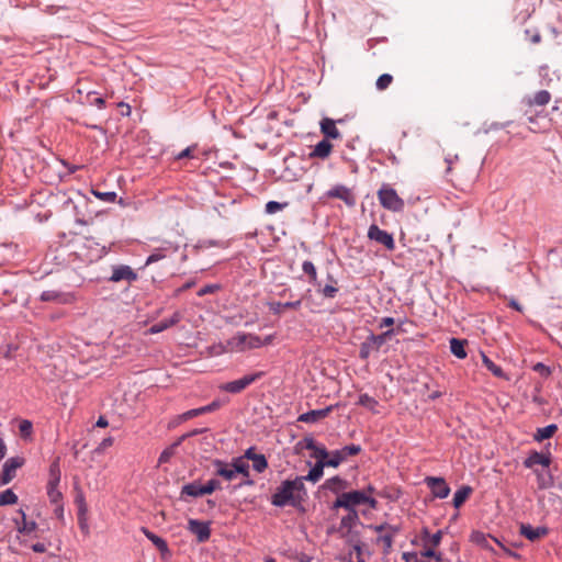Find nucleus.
Instances as JSON below:
<instances>
[{"instance_id": "nucleus-1", "label": "nucleus", "mask_w": 562, "mask_h": 562, "mask_svg": "<svg viewBox=\"0 0 562 562\" xmlns=\"http://www.w3.org/2000/svg\"><path fill=\"white\" fill-rule=\"evenodd\" d=\"M307 491L302 479L284 480L271 495L270 502L276 507L292 506L297 508L305 501Z\"/></svg>"}, {"instance_id": "nucleus-2", "label": "nucleus", "mask_w": 562, "mask_h": 562, "mask_svg": "<svg viewBox=\"0 0 562 562\" xmlns=\"http://www.w3.org/2000/svg\"><path fill=\"white\" fill-rule=\"evenodd\" d=\"M378 200L381 206L387 211L400 213L404 211L405 202L397 194L396 190L389 183H383L378 190Z\"/></svg>"}, {"instance_id": "nucleus-3", "label": "nucleus", "mask_w": 562, "mask_h": 562, "mask_svg": "<svg viewBox=\"0 0 562 562\" xmlns=\"http://www.w3.org/2000/svg\"><path fill=\"white\" fill-rule=\"evenodd\" d=\"M341 494L346 503V510H356L355 507L362 504H367L372 509L376 508L378 502L367 495L364 491H351Z\"/></svg>"}, {"instance_id": "nucleus-4", "label": "nucleus", "mask_w": 562, "mask_h": 562, "mask_svg": "<svg viewBox=\"0 0 562 562\" xmlns=\"http://www.w3.org/2000/svg\"><path fill=\"white\" fill-rule=\"evenodd\" d=\"M265 375V372L257 371L251 374H246L243 378L238 380H234L227 383H224L221 385V390L225 391L227 393L237 394L244 391L246 387H248L250 384L256 382L257 380L261 379Z\"/></svg>"}, {"instance_id": "nucleus-5", "label": "nucleus", "mask_w": 562, "mask_h": 562, "mask_svg": "<svg viewBox=\"0 0 562 562\" xmlns=\"http://www.w3.org/2000/svg\"><path fill=\"white\" fill-rule=\"evenodd\" d=\"M180 246L178 243L171 240H162L161 244L154 248L151 254L147 257L145 261V266H149L159 260H162L169 257L172 254H176L179 250Z\"/></svg>"}, {"instance_id": "nucleus-6", "label": "nucleus", "mask_w": 562, "mask_h": 562, "mask_svg": "<svg viewBox=\"0 0 562 562\" xmlns=\"http://www.w3.org/2000/svg\"><path fill=\"white\" fill-rule=\"evenodd\" d=\"M362 450L360 445H347L341 449H337L330 452V458L327 461L328 467L338 468L344 461L350 456H356Z\"/></svg>"}, {"instance_id": "nucleus-7", "label": "nucleus", "mask_w": 562, "mask_h": 562, "mask_svg": "<svg viewBox=\"0 0 562 562\" xmlns=\"http://www.w3.org/2000/svg\"><path fill=\"white\" fill-rule=\"evenodd\" d=\"M368 238L383 245L387 250L395 249V240L391 233L381 229L376 224H371L368 229Z\"/></svg>"}, {"instance_id": "nucleus-8", "label": "nucleus", "mask_w": 562, "mask_h": 562, "mask_svg": "<svg viewBox=\"0 0 562 562\" xmlns=\"http://www.w3.org/2000/svg\"><path fill=\"white\" fill-rule=\"evenodd\" d=\"M24 464V459L21 457H11L2 465L0 473V487L9 484L16 474V470Z\"/></svg>"}, {"instance_id": "nucleus-9", "label": "nucleus", "mask_w": 562, "mask_h": 562, "mask_svg": "<svg viewBox=\"0 0 562 562\" xmlns=\"http://www.w3.org/2000/svg\"><path fill=\"white\" fill-rule=\"evenodd\" d=\"M325 196L329 199H339L344 201L348 207H353L357 204V198L355 193L351 191V189L344 184H336L331 187L326 191Z\"/></svg>"}, {"instance_id": "nucleus-10", "label": "nucleus", "mask_w": 562, "mask_h": 562, "mask_svg": "<svg viewBox=\"0 0 562 562\" xmlns=\"http://www.w3.org/2000/svg\"><path fill=\"white\" fill-rule=\"evenodd\" d=\"M425 483L437 498H446L450 493V487L443 477L426 476Z\"/></svg>"}, {"instance_id": "nucleus-11", "label": "nucleus", "mask_w": 562, "mask_h": 562, "mask_svg": "<svg viewBox=\"0 0 562 562\" xmlns=\"http://www.w3.org/2000/svg\"><path fill=\"white\" fill-rule=\"evenodd\" d=\"M137 280V273L127 265H117L112 267V274L109 278L111 282L126 281L132 283Z\"/></svg>"}, {"instance_id": "nucleus-12", "label": "nucleus", "mask_w": 562, "mask_h": 562, "mask_svg": "<svg viewBox=\"0 0 562 562\" xmlns=\"http://www.w3.org/2000/svg\"><path fill=\"white\" fill-rule=\"evenodd\" d=\"M188 530L195 535L196 540L200 543L206 542L211 537L210 524L205 521L190 519L188 521Z\"/></svg>"}, {"instance_id": "nucleus-13", "label": "nucleus", "mask_w": 562, "mask_h": 562, "mask_svg": "<svg viewBox=\"0 0 562 562\" xmlns=\"http://www.w3.org/2000/svg\"><path fill=\"white\" fill-rule=\"evenodd\" d=\"M15 529L19 533L30 536L37 529V524L34 520H27L26 514L22 508L18 510V516L12 518Z\"/></svg>"}, {"instance_id": "nucleus-14", "label": "nucleus", "mask_w": 562, "mask_h": 562, "mask_svg": "<svg viewBox=\"0 0 562 562\" xmlns=\"http://www.w3.org/2000/svg\"><path fill=\"white\" fill-rule=\"evenodd\" d=\"M526 469H535L536 465H541L543 469H548L551 464L550 453H542L536 450L529 452L528 457L522 462Z\"/></svg>"}, {"instance_id": "nucleus-15", "label": "nucleus", "mask_w": 562, "mask_h": 562, "mask_svg": "<svg viewBox=\"0 0 562 562\" xmlns=\"http://www.w3.org/2000/svg\"><path fill=\"white\" fill-rule=\"evenodd\" d=\"M336 406L337 405H329L325 408L308 411L306 413L301 414L297 417V420L306 424H315L321 419L326 418Z\"/></svg>"}, {"instance_id": "nucleus-16", "label": "nucleus", "mask_w": 562, "mask_h": 562, "mask_svg": "<svg viewBox=\"0 0 562 562\" xmlns=\"http://www.w3.org/2000/svg\"><path fill=\"white\" fill-rule=\"evenodd\" d=\"M519 532L529 541H537L549 533V528L546 526L535 528L530 524H520Z\"/></svg>"}, {"instance_id": "nucleus-17", "label": "nucleus", "mask_w": 562, "mask_h": 562, "mask_svg": "<svg viewBox=\"0 0 562 562\" xmlns=\"http://www.w3.org/2000/svg\"><path fill=\"white\" fill-rule=\"evenodd\" d=\"M221 407V402L215 400L205 406L189 409L179 415V420H189L203 414L212 413Z\"/></svg>"}, {"instance_id": "nucleus-18", "label": "nucleus", "mask_w": 562, "mask_h": 562, "mask_svg": "<svg viewBox=\"0 0 562 562\" xmlns=\"http://www.w3.org/2000/svg\"><path fill=\"white\" fill-rule=\"evenodd\" d=\"M40 300L42 302L68 304L71 302V295L57 290H46L41 293Z\"/></svg>"}, {"instance_id": "nucleus-19", "label": "nucleus", "mask_w": 562, "mask_h": 562, "mask_svg": "<svg viewBox=\"0 0 562 562\" xmlns=\"http://www.w3.org/2000/svg\"><path fill=\"white\" fill-rule=\"evenodd\" d=\"M328 467V463L326 460H323V461H316V463L314 464V467H312V469L308 471V473L304 476H296L297 479H302V483H304L305 481H310L312 483H316L318 482L323 474H324V469Z\"/></svg>"}, {"instance_id": "nucleus-20", "label": "nucleus", "mask_w": 562, "mask_h": 562, "mask_svg": "<svg viewBox=\"0 0 562 562\" xmlns=\"http://www.w3.org/2000/svg\"><path fill=\"white\" fill-rule=\"evenodd\" d=\"M203 495H205L203 486L200 484L199 481H193L191 483L184 484L181 487L180 499L187 501V497H200Z\"/></svg>"}, {"instance_id": "nucleus-21", "label": "nucleus", "mask_w": 562, "mask_h": 562, "mask_svg": "<svg viewBox=\"0 0 562 562\" xmlns=\"http://www.w3.org/2000/svg\"><path fill=\"white\" fill-rule=\"evenodd\" d=\"M212 464L215 468V474L224 477L227 481H232L236 477V474L234 472V468L232 467V463L228 464L227 462L215 459L212 461Z\"/></svg>"}, {"instance_id": "nucleus-22", "label": "nucleus", "mask_w": 562, "mask_h": 562, "mask_svg": "<svg viewBox=\"0 0 562 562\" xmlns=\"http://www.w3.org/2000/svg\"><path fill=\"white\" fill-rule=\"evenodd\" d=\"M533 473L537 476V485L539 490H548L553 486L554 479L549 468H544L542 470L533 469Z\"/></svg>"}, {"instance_id": "nucleus-23", "label": "nucleus", "mask_w": 562, "mask_h": 562, "mask_svg": "<svg viewBox=\"0 0 562 562\" xmlns=\"http://www.w3.org/2000/svg\"><path fill=\"white\" fill-rule=\"evenodd\" d=\"M331 149L333 145L330 142L324 138L314 146L313 150L308 154V157L325 159L330 155Z\"/></svg>"}, {"instance_id": "nucleus-24", "label": "nucleus", "mask_w": 562, "mask_h": 562, "mask_svg": "<svg viewBox=\"0 0 562 562\" xmlns=\"http://www.w3.org/2000/svg\"><path fill=\"white\" fill-rule=\"evenodd\" d=\"M142 532L160 551L161 554L169 553L168 543L164 538L157 536L146 527H142Z\"/></svg>"}, {"instance_id": "nucleus-25", "label": "nucleus", "mask_w": 562, "mask_h": 562, "mask_svg": "<svg viewBox=\"0 0 562 562\" xmlns=\"http://www.w3.org/2000/svg\"><path fill=\"white\" fill-rule=\"evenodd\" d=\"M380 348L376 342L372 339V336L369 335L367 339L360 344L359 358L361 360H368L373 352H378Z\"/></svg>"}, {"instance_id": "nucleus-26", "label": "nucleus", "mask_w": 562, "mask_h": 562, "mask_svg": "<svg viewBox=\"0 0 562 562\" xmlns=\"http://www.w3.org/2000/svg\"><path fill=\"white\" fill-rule=\"evenodd\" d=\"M321 131L326 137V139H337L340 137V132L336 127L335 121L328 117H325L321 122Z\"/></svg>"}, {"instance_id": "nucleus-27", "label": "nucleus", "mask_w": 562, "mask_h": 562, "mask_svg": "<svg viewBox=\"0 0 562 562\" xmlns=\"http://www.w3.org/2000/svg\"><path fill=\"white\" fill-rule=\"evenodd\" d=\"M270 312H272L276 315H280L283 311V308H293L299 310L302 305V300L296 301H289V302H268L267 303Z\"/></svg>"}, {"instance_id": "nucleus-28", "label": "nucleus", "mask_w": 562, "mask_h": 562, "mask_svg": "<svg viewBox=\"0 0 562 562\" xmlns=\"http://www.w3.org/2000/svg\"><path fill=\"white\" fill-rule=\"evenodd\" d=\"M247 339L248 333L239 331L227 341V345L231 347L232 350L244 351L245 349H247Z\"/></svg>"}, {"instance_id": "nucleus-29", "label": "nucleus", "mask_w": 562, "mask_h": 562, "mask_svg": "<svg viewBox=\"0 0 562 562\" xmlns=\"http://www.w3.org/2000/svg\"><path fill=\"white\" fill-rule=\"evenodd\" d=\"M558 430V426L555 424L547 425L546 427L537 428L533 434V440L537 442H541L546 439L551 438L555 431Z\"/></svg>"}, {"instance_id": "nucleus-30", "label": "nucleus", "mask_w": 562, "mask_h": 562, "mask_svg": "<svg viewBox=\"0 0 562 562\" xmlns=\"http://www.w3.org/2000/svg\"><path fill=\"white\" fill-rule=\"evenodd\" d=\"M347 482L338 475H335L330 479H327L323 485L324 488L329 490L335 494H339V492L346 488Z\"/></svg>"}, {"instance_id": "nucleus-31", "label": "nucleus", "mask_w": 562, "mask_h": 562, "mask_svg": "<svg viewBox=\"0 0 562 562\" xmlns=\"http://www.w3.org/2000/svg\"><path fill=\"white\" fill-rule=\"evenodd\" d=\"M450 351L458 359H465L468 353L465 351V340L459 338L450 339Z\"/></svg>"}, {"instance_id": "nucleus-32", "label": "nucleus", "mask_w": 562, "mask_h": 562, "mask_svg": "<svg viewBox=\"0 0 562 562\" xmlns=\"http://www.w3.org/2000/svg\"><path fill=\"white\" fill-rule=\"evenodd\" d=\"M471 493H472V487L469 485H463L460 488H458L453 495V501H452L453 506L456 508H459L467 501V498L471 495Z\"/></svg>"}, {"instance_id": "nucleus-33", "label": "nucleus", "mask_w": 562, "mask_h": 562, "mask_svg": "<svg viewBox=\"0 0 562 562\" xmlns=\"http://www.w3.org/2000/svg\"><path fill=\"white\" fill-rule=\"evenodd\" d=\"M358 405L369 409L373 414H378L379 413V411L376 409V407L379 405L378 401L374 397H372L369 394H367V393H363V394L359 395Z\"/></svg>"}, {"instance_id": "nucleus-34", "label": "nucleus", "mask_w": 562, "mask_h": 562, "mask_svg": "<svg viewBox=\"0 0 562 562\" xmlns=\"http://www.w3.org/2000/svg\"><path fill=\"white\" fill-rule=\"evenodd\" d=\"M59 482H60V470H59V463L57 460V461H54L49 467V480L47 483V488H49V487L57 488Z\"/></svg>"}, {"instance_id": "nucleus-35", "label": "nucleus", "mask_w": 562, "mask_h": 562, "mask_svg": "<svg viewBox=\"0 0 562 562\" xmlns=\"http://www.w3.org/2000/svg\"><path fill=\"white\" fill-rule=\"evenodd\" d=\"M359 521L357 510H348V514L340 520V528L350 530Z\"/></svg>"}, {"instance_id": "nucleus-36", "label": "nucleus", "mask_w": 562, "mask_h": 562, "mask_svg": "<svg viewBox=\"0 0 562 562\" xmlns=\"http://www.w3.org/2000/svg\"><path fill=\"white\" fill-rule=\"evenodd\" d=\"M19 501L18 495L11 488H7L5 491L0 493V507L7 505H14Z\"/></svg>"}, {"instance_id": "nucleus-37", "label": "nucleus", "mask_w": 562, "mask_h": 562, "mask_svg": "<svg viewBox=\"0 0 562 562\" xmlns=\"http://www.w3.org/2000/svg\"><path fill=\"white\" fill-rule=\"evenodd\" d=\"M550 100H551V94L549 93V91L540 90L535 94L533 99L531 101H529V104L544 106L550 102Z\"/></svg>"}, {"instance_id": "nucleus-38", "label": "nucleus", "mask_w": 562, "mask_h": 562, "mask_svg": "<svg viewBox=\"0 0 562 562\" xmlns=\"http://www.w3.org/2000/svg\"><path fill=\"white\" fill-rule=\"evenodd\" d=\"M232 467L234 468L236 475L243 474L244 476H249V465L243 460L241 457L233 459Z\"/></svg>"}, {"instance_id": "nucleus-39", "label": "nucleus", "mask_w": 562, "mask_h": 562, "mask_svg": "<svg viewBox=\"0 0 562 562\" xmlns=\"http://www.w3.org/2000/svg\"><path fill=\"white\" fill-rule=\"evenodd\" d=\"M482 361H483V364L485 366V368L488 371H491L495 376H497V378L505 376L503 369L499 366L495 364L487 356L483 355Z\"/></svg>"}, {"instance_id": "nucleus-40", "label": "nucleus", "mask_w": 562, "mask_h": 562, "mask_svg": "<svg viewBox=\"0 0 562 562\" xmlns=\"http://www.w3.org/2000/svg\"><path fill=\"white\" fill-rule=\"evenodd\" d=\"M179 446H180V443L177 440L176 442H173L172 445L167 447L165 450H162V452L160 453L159 459H158L159 464L169 462V460L175 454L177 447H179Z\"/></svg>"}, {"instance_id": "nucleus-41", "label": "nucleus", "mask_w": 562, "mask_h": 562, "mask_svg": "<svg viewBox=\"0 0 562 562\" xmlns=\"http://www.w3.org/2000/svg\"><path fill=\"white\" fill-rule=\"evenodd\" d=\"M19 431L23 439H31L33 434V424L29 419H23L19 424Z\"/></svg>"}, {"instance_id": "nucleus-42", "label": "nucleus", "mask_w": 562, "mask_h": 562, "mask_svg": "<svg viewBox=\"0 0 562 562\" xmlns=\"http://www.w3.org/2000/svg\"><path fill=\"white\" fill-rule=\"evenodd\" d=\"M393 540L394 539L391 537V535H386L385 532L382 535H379V537L376 538V542L383 543V554L389 555L391 553Z\"/></svg>"}, {"instance_id": "nucleus-43", "label": "nucleus", "mask_w": 562, "mask_h": 562, "mask_svg": "<svg viewBox=\"0 0 562 562\" xmlns=\"http://www.w3.org/2000/svg\"><path fill=\"white\" fill-rule=\"evenodd\" d=\"M370 335L372 336V339H374V341L376 342L378 347L381 348L386 342L387 339L395 335V330L387 329L380 335H375L373 333H371Z\"/></svg>"}, {"instance_id": "nucleus-44", "label": "nucleus", "mask_w": 562, "mask_h": 562, "mask_svg": "<svg viewBox=\"0 0 562 562\" xmlns=\"http://www.w3.org/2000/svg\"><path fill=\"white\" fill-rule=\"evenodd\" d=\"M92 194L95 198H98L99 200H101L103 202H108V203L115 202V200L117 198V194L114 191L101 192V191L92 190Z\"/></svg>"}, {"instance_id": "nucleus-45", "label": "nucleus", "mask_w": 562, "mask_h": 562, "mask_svg": "<svg viewBox=\"0 0 562 562\" xmlns=\"http://www.w3.org/2000/svg\"><path fill=\"white\" fill-rule=\"evenodd\" d=\"M268 468V461L267 458L259 453L254 460H252V469L258 472L262 473Z\"/></svg>"}, {"instance_id": "nucleus-46", "label": "nucleus", "mask_w": 562, "mask_h": 562, "mask_svg": "<svg viewBox=\"0 0 562 562\" xmlns=\"http://www.w3.org/2000/svg\"><path fill=\"white\" fill-rule=\"evenodd\" d=\"M302 270L310 277L311 282H315L317 279V271L314 263L310 260H306L302 263Z\"/></svg>"}, {"instance_id": "nucleus-47", "label": "nucleus", "mask_w": 562, "mask_h": 562, "mask_svg": "<svg viewBox=\"0 0 562 562\" xmlns=\"http://www.w3.org/2000/svg\"><path fill=\"white\" fill-rule=\"evenodd\" d=\"M434 547H425V549L420 552L423 558L434 559L435 562H442V555L440 552H437Z\"/></svg>"}, {"instance_id": "nucleus-48", "label": "nucleus", "mask_w": 562, "mask_h": 562, "mask_svg": "<svg viewBox=\"0 0 562 562\" xmlns=\"http://www.w3.org/2000/svg\"><path fill=\"white\" fill-rule=\"evenodd\" d=\"M470 539L475 544H479L484 548L487 547V536L482 531H473L470 536Z\"/></svg>"}, {"instance_id": "nucleus-49", "label": "nucleus", "mask_w": 562, "mask_h": 562, "mask_svg": "<svg viewBox=\"0 0 562 562\" xmlns=\"http://www.w3.org/2000/svg\"><path fill=\"white\" fill-rule=\"evenodd\" d=\"M87 102L91 105L97 106L98 109H103L105 105V101L102 97H98L95 92H88Z\"/></svg>"}, {"instance_id": "nucleus-50", "label": "nucleus", "mask_w": 562, "mask_h": 562, "mask_svg": "<svg viewBox=\"0 0 562 562\" xmlns=\"http://www.w3.org/2000/svg\"><path fill=\"white\" fill-rule=\"evenodd\" d=\"M222 289V285L220 283H211V284H206L204 286H202L199 291H198V296L202 297L204 295H207V294H213L217 291H220Z\"/></svg>"}, {"instance_id": "nucleus-51", "label": "nucleus", "mask_w": 562, "mask_h": 562, "mask_svg": "<svg viewBox=\"0 0 562 562\" xmlns=\"http://www.w3.org/2000/svg\"><path fill=\"white\" fill-rule=\"evenodd\" d=\"M286 205H288V203H280L278 201H269L265 206V211L267 214H274V213L283 210Z\"/></svg>"}, {"instance_id": "nucleus-52", "label": "nucleus", "mask_w": 562, "mask_h": 562, "mask_svg": "<svg viewBox=\"0 0 562 562\" xmlns=\"http://www.w3.org/2000/svg\"><path fill=\"white\" fill-rule=\"evenodd\" d=\"M392 80H393V77L390 74L381 75L375 82L376 89L378 90L386 89L391 85Z\"/></svg>"}, {"instance_id": "nucleus-53", "label": "nucleus", "mask_w": 562, "mask_h": 562, "mask_svg": "<svg viewBox=\"0 0 562 562\" xmlns=\"http://www.w3.org/2000/svg\"><path fill=\"white\" fill-rule=\"evenodd\" d=\"M313 451L317 461L328 460L330 458V452L322 445H317Z\"/></svg>"}, {"instance_id": "nucleus-54", "label": "nucleus", "mask_w": 562, "mask_h": 562, "mask_svg": "<svg viewBox=\"0 0 562 562\" xmlns=\"http://www.w3.org/2000/svg\"><path fill=\"white\" fill-rule=\"evenodd\" d=\"M203 486L204 494H212L214 491L221 487V483L217 479L209 480Z\"/></svg>"}, {"instance_id": "nucleus-55", "label": "nucleus", "mask_w": 562, "mask_h": 562, "mask_svg": "<svg viewBox=\"0 0 562 562\" xmlns=\"http://www.w3.org/2000/svg\"><path fill=\"white\" fill-rule=\"evenodd\" d=\"M262 347L261 337L248 333L247 349H257Z\"/></svg>"}, {"instance_id": "nucleus-56", "label": "nucleus", "mask_w": 562, "mask_h": 562, "mask_svg": "<svg viewBox=\"0 0 562 562\" xmlns=\"http://www.w3.org/2000/svg\"><path fill=\"white\" fill-rule=\"evenodd\" d=\"M86 513H87V507H86L85 501L82 497H80L78 516H79V522H80L81 529L87 528L86 518H85Z\"/></svg>"}, {"instance_id": "nucleus-57", "label": "nucleus", "mask_w": 562, "mask_h": 562, "mask_svg": "<svg viewBox=\"0 0 562 562\" xmlns=\"http://www.w3.org/2000/svg\"><path fill=\"white\" fill-rule=\"evenodd\" d=\"M47 495L53 504H59L63 501V494L58 488L49 487L47 488Z\"/></svg>"}, {"instance_id": "nucleus-58", "label": "nucleus", "mask_w": 562, "mask_h": 562, "mask_svg": "<svg viewBox=\"0 0 562 562\" xmlns=\"http://www.w3.org/2000/svg\"><path fill=\"white\" fill-rule=\"evenodd\" d=\"M168 328H169L168 324L166 323L165 319H162V321L154 324L153 326H150L148 328V333L149 334H159Z\"/></svg>"}, {"instance_id": "nucleus-59", "label": "nucleus", "mask_w": 562, "mask_h": 562, "mask_svg": "<svg viewBox=\"0 0 562 562\" xmlns=\"http://www.w3.org/2000/svg\"><path fill=\"white\" fill-rule=\"evenodd\" d=\"M322 294L324 297L326 299H334L338 292V288L334 286V285H330V284H326L323 289H322Z\"/></svg>"}, {"instance_id": "nucleus-60", "label": "nucleus", "mask_w": 562, "mask_h": 562, "mask_svg": "<svg viewBox=\"0 0 562 562\" xmlns=\"http://www.w3.org/2000/svg\"><path fill=\"white\" fill-rule=\"evenodd\" d=\"M206 431V428H195L189 432L183 434L181 437L178 438V442L181 445L186 439L201 435Z\"/></svg>"}, {"instance_id": "nucleus-61", "label": "nucleus", "mask_w": 562, "mask_h": 562, "mask_svg": "<svg viewBox=\"0 0 562 562\" xmlns=\"http://www.w3.org/2000/svg\"><path fill=\"white\" fill-rule=\"evenodd\" d=\"M217 246H220L218 240L203 239V240H199L195 247L199 249H205V248L217 247Z\"/></svg>"}, {"instance_id": "nucleus-62", "label": "nucleus", "mask_w": 562, "mask_h": 562, "mask_svg": "<svg viewBox=\"0 0 562 562\" xmlns=\"http://www.w3.org/2000/svg\"><path fill=\"white\" fill-rule=\"evenodd\" d=\"M300 446H303L305 449L307 450H314L317 446V443L315 442L314 438L311 437V436H306L304 437L300 442H299Z\"/></svg>"}, {"instance_id": "nucleus-63", "label": "nucleus", "mask_w": 562, "mask_h": 562, "mask_svg": "<svg viewBox=\"0 0 562 562\" xmlns=\"http://www.w3.org/2000/svg\"><path fill=\"white\" fill-rule=\"evenodd\" d=\"M442 535H443L442 530H438L434 535H430L429 541H428L430 543V546L434 548H437L441 542Z\"/></svg>"}, {"instance_id": "nucleus-64", "label": "nucleus", "mask_w": 562, "mask_h": 562, "mask_svg": "<svg viewBox=\"0 0 562 562\" xmlns=\"http://www.w3.org/2000/svg\"><path fill=\"white\" fill-rule=\"evenodd\" d=\"M114 442V439L113 437H106L104 438L100 443L99 446L97 447L95 451L97 452H103L105 449H108L109 447H111Z\"/></svg>"}]
</instances>
